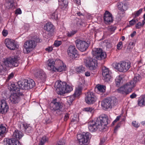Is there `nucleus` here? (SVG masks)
<instances>
[{
	"instance_id": "obj_61",
	"label": "nucleus",
	"mask_w": 145,
	"mask_h": 145,
	"mask_svg": "<svg viewBox=\"0 0 145 145\" xmlns=\"http://www.w3.org/2000/svg\"><path fill=\"white\" fill-rule=\"evenodd\" d=\"M137 96V95L135 93H133L130 96V97L131 99L135 98Z\"/></svg>"
},
{
	"instance_id": "obj_8",
	"label": "nucleus",
	"mask_w": 145,
	"mask_h": 145,
	"mask_svg": "<svg viewBox=\"0 0 145 145\" xmlns=\"http://www.w3.org/2000/svg\"><path fill=\"white\" fill-rule=\"evenodd\" d=\"M77 139L82 145H88L89 144L91 135L89 132L83 133L82 134H79L77 135Z\"/></svg>"
},
{
	"instance_id": "obj_2",
	"label": "nucleus",
	"mask_w": 145,
	"mask_h": 145,
	"mask_svg": "<svg viewBox=\"0 0 145 145\" xmlns=\"http://www.w3.org/2000/svg\"><path fill=\"white\" fill-rule=\"evenodd\" d=\"M20 58L17 56H12L4 59L3 63L7 67L12 68L18 67L20 63Z\"/></svg>"
},
{
	"instance_id": "obj_62",
	"label": "nucleus",
	"mask_w": 145,
	"mask_h": 145,
	"mask_svg": "<svg viewBox=\"0 0 145 145\" xmlns=\"http://www.w3.org/2000/svg\"><path fill=\"white\" fill-rule=\"evenodd\" d=\"M120 127V126L118 124L117 125H116V126L115 127V129L114 130V131L115 132H116L118 129V128H119Z\"/></svg>"
},
{
	"instance_id": "obj_42",
	"label": "nucleus",
	"mask_w": 145,
	"mask_h": 145,
	"mask_svg": "<svg viewBox=\"0 0 145 145\" xmlns=\"http://www.w3.org/2000/svg\"><path fill=\"white\" fill-rule=\"evenodd\" d=\"M143 9L140 8L137 11H135L134 13L133 14V15L134 17H136L139 16L142 12Z\"/></svg>"
},
{
	"instance_id": "obj_27",
	"label": "nucleus",
	"mask_w": 145,
	"mask_h": 145,
	"mask_svg": "<svg viewBox=\"0 0 145 145\" xmlns=\"http://www.w3.org/2000/svg\"><path fill=\"white\" fill-rule=\"evenodd\" d=\"M44 29L48 31H52L54 29V26L50 22H47L44 26Z\"/></svg>"
},
{
	"instance_id": "obj_32",
	"label": "nucleus",
	"mask_w": 145,
	"mask_h": 145,
	"mask_svg": "<svg viewBox=\"0 0 145 145\" xmlns=\"http://www.w3.org/2000/svg\"><path fill=\"white\" fill-rule=\"evenodd\" d=\"M60 5V7L63 10L65 9L67 7L68 1L67 0H61Z\"/></svg>"
},
{
	"instance_id": "obj_40",
	"label": "nucleus",
	"mask_w": 145,
	"mask_h": 145,
	"mask_svg": "<svg viewBox=\"0 0 145 145\" xmlns=\"http://www.w3.org/2000/svg\"><path fill=\"white\" fill-rule=\"evenodd\" d=\"M118 90L119 92L123 94H128V93L126 91V90L125 89V85L119 88Z\"/></svg>"
},
{
	"instance_id": "obj_28",
	"label": "nucleus",
	"mask_w": 145,
	"mask_h": 145,
	"mask_svg": "<svg viewBox=\"0 0 145 145\" xmlns=\"http://www.w3.org/2000/svg\"><path fill=\"white\" fill-rule=\"evenodd\" d=\"M141 79V77L140 76L139 74H135L133 80H131V81L136 86Z\"/></svg>"
},
{
	"instance_id": "obj_6",
	"label": "nucleus",
	"mask_w": 145,
	"mask_h": 145,
	"mask_svg": "<svg viewBox=\"0 0 145 145\" xmlns=\"http://www.w3.org/2000/svg\"><path fill=\"white\" fill-rule=\"evenodd\" d=\"M51 110L56 112L57 114H60L63 110V104L62 103L57 102L56 99L54 100L50 103Z\"/></svg>"
},
{
	"instance_id": "obj_60",
	"label": "nucleus",
	"mask_w": 145,
	"mask_h": 145,
	"mask_svg": "<svg viewBox=\"0 0 145 145\" xmlns=\"http://www.w3.org/2000/svg\"><path fill=\"white\" fill-rule=\"evenodd\" d=\"M16 13L20 14L22 13V11L20 8H18L16 11Z\"/></svg>"
},
{
	"instance_id": "obj_14",
	"label": "nucleus",
	"mask_w": 145,
	"mask_h": 145,
	"mask_svg": "<svg viewBox=\"0 0 145 145\" xmlns=\"http://www.w3.org/2000/svg\"><path fill=\"white\" fill-rule=\"evenodd\" d=\"M66 85V83L64 82L58 81L56 82L55 87L57 91L58 94L63 95V93L64 92V90Z\"/></svg>"
},
{
	"instance_id": "obj_10",
	"label": "nucleus",
	"mask_w": 145,
	"mask_h": 145,
	"mask_svg": "<svg viewBox=\"0 0 145 145\" xmlns=\"http://www.w3.org/2000/svg\"><path fill=\"white\" fill-rule=\"evenodd\" d=\"M23 95L22 92H14L11 94L9 97L10 100L12 104H18L22 100Z\"/></svg>"
},
{
	"instance_id": "obj_53",
	"label": "nucleus",
	"mask_w": 145,
	"mask_h": 145,
	"mask_svg": "<svg viewBox=\"0 0 145 145\" xmlns=\"http://www.w3.org/2000/svg\"><path fill=\"white\" fill-rule=\"evenodd\" d=\"M142 26H143V24H142L140 22H138L135 25L136 28L138 29L140 28Z\"/></svg>"
},
{
	"instance_id": "obj_29",
	"label": "nucleus",
	"mask_w": 145,
	"mask_h": 145,
	"mask_svg": "<svg viewBox=\"0 0 145 145\" xmlns=\"http://www.w3.org/2000/svg\"><path fill=\"white\" fill-rule=\"evenodd\" d=\"M24 131L26 134L31 133L33 131V128L29 124H23Z\"/></svg>"
},
{
	"instance_id": "obj_50",
	"label": "nucleus",
	"mask_w": 145,
	"mask_h": 145,
	"mask_svg": "<svg viewBox=\"0 0 145 145\" xmlns=\"http://www.w3.org/2000/svg\"><path fill=\"white\" fill-rule=\"evenodd\" d=\"M76 31H72L70 32H68L67 34V35L68 37H70L76 33Z\"/></svg>"
},
{
	"instance_id": "obj_26",
	"label": "nucleus",
	"mask_w": 145,
	"mask_h": 145,
	"mask_svg": "<svg viewBox=\"0 0 145 145\" xmlns=\"http://www.w3.org/2000/svg\"><path fill=\"white\" fill-rule=\"evenodd\" d=\"M23 136V134L20 131L17 129L14 131L12 134V136L15 138L20 139Z\"/></svg>"
},
{
	"instance_id": "obj_34",
	"label": "nucleus",
	"mask_w": 145,
	"mask_h": 145,
	"mask_svg": "<svg viewBox=\"0 0 145 145\" xmlns=\"http://www.w3.org/2000/svg\"><path fill=\"white\" fill-rule=\"evenodd\" d=\"M96 88L100 92L104 93L105 91L106 88L105 85L98 84L96 86Z\"/></svg>"
},
{
	"instance_id": "obj_56",
	"label": "nucleus",
	"mask_w": 145,
	"mask_h": 145,
	"mask_svg": "<svg viewBox=\"0 0 145 145\" xmlns=\"http://www.w3.org/2000/svg\"><path fill=\"white\" fill-rule=\"evenodd\" d=\"M2 33L4 36L6 37L8 34V31L6 30H3L2 31Z\"/></svg>"
},
{
	"instance_id": "obj_33",
	"label": "nucleus",
	"mask_w": 145,
	"mask_h": 145,
	"mask_svg": "<svg viewBox=\"0 0 145 145\" xmlns=\"http://www.w3.org/2000/svg\"><path fill=\"white\" fill-rule=\"evenodd\" d=\"M6 128L3 125L0 126V139L4 137V134L6 133Z\"/></svg>"
},
{
	"instance_id": "obj_52",
	"label": "nucleus",
	"mask_w": 145,
	"mask_h": 145,
	"mask_svg": "<svg viewBox=\"0 0 145 145\" xmlns=\"http://www.w3.org/2000/svg\"><path fill=\"white\" fill-rule=\"evenodd\" d=\"M137 21V20L134 19L130 21L129 23L130 25H132L135 24Z\"/></svg>"
},
{
	"instance_id": "obj_18",
	"label": "nucleus",
	"mask_w": 145,
	"mask_h": 145,
	"mask_svg": "<svg viewBox=\"0 0 145 145\" xmlns=\"http://www.w3.org/2000/svg\"><path fill=\"white\" fill-rule=\"evenodd\" d=\"M5 44L7 47L11 50H15L16 47L15 41L12 39H6L5 40Z\"/></svg>"
},
{
	"instance_id": "obj_38",
	"label": "nucleus",
	"mask_w": 145,
	"mask_h": 145,
	"mask_svg": "<svg viewBox=\"0 0 145 145\" xmlns=\"http://www.w3.org/2000/svg\"><path fill=\"white\" fill-rule=\"evenodd\" d=\"M122 80V78L120 76H118L116 77L115 80L116 84L117 86L118 87L120 86Z\"/></svg>"
},
{
	"instance_id": "obj_24",
	"label": "nucleus",
	"mask_w": 145,
	"mask_h": 145,
	"mask_svg": "<svg viewBox=\"0 0 145 145\" xmlns=\"http://www.w3.org/2000/svg\"><path fill=\"white\" fill-rule=\"evenodd\" d=\"M117 7L118 8L122 11L126 10L127 8V3L125 2L118 3L117 4Z\"/></svg>"
},
{
	"instance_id": "obj_23",
	"label": "nucleus",
	"mask_w": 145,
	"mask_h": 145,
	"mask_svg": "<svg viewBox=\"0 0 145 145\" xmlns=\"http://www.w3.org/2000/svg\"><path fill=\"white\" fill-rule=\"evenodd\" d=\"M35 76L37 78L45 81L46 78V75L44 72L42 70H39L35 74Z\"/></svg>"
},
{
	"instance_id": "obj_58",
	"label": "nucleus",
	"mask_w": 145,
	"mask_h": 145,
	"mask_svg": "<svg viewBox=\"0 0 145 145\" xmlns=\"http://www.w3.org/2000/svg\"><path fill=\"white\" fill-rule=\"evenodd\" d=\"M69 114L68 113H66L64 118V121H66L69 118Z\"/></svg>"
},
{
	"instance_id": "obj_46",
	"label": "nucleus",
	"mask_w": 145,
	"mask_h": 145,
	"mask_svg": "<svg viewBox=\"0 0 145 145\" xmlns=\"http://www.w3.org/2000/svg\"><path fill=\"white\" fill-rule=\"evenodd\" d=\"M57 12L56 11L55 12L53 13L52 15L51 18L52 19L56 20L58 19V14Z\"/></svg>"
},
{
	"instance_id": "obj_1",
	"label": "nucleus",
	"mask_w": 145,
	"mask_h": 145,
	"mask_svg": "<svg viewBox=\"0 0 145 145\" xmlns=\"http://www.w3.org/2000/svg\"><path fill=\"white\" fill-rule=\"evenodd\" d=\"M107 116L105 114L101 115L95 121H89L88 126L89 131L91 132L96 131L97 129L103 131L105 129L107 124L110 123Z\"/></svg>"
},
{
	"instance_id": "obj_3",
	"label": "nucleus",
	"mask_w": 145,
	"mask_h": 145,
	"mask_svg": "<svg viewBox=\"0 0 145 145\" xmlns=\"http://www.w3.org/2000/svg\"><path fill=\"white\" fill-rule=\"evenodd\" d=\"M118 100L115 97L106 98L103 100L101 103V105L104 110L108 108H111L113 106L117 105Z\"/></svg>"
},
{
	"instance_id": "obj_36",
	"label": "nucleus",
	"mask_w": 145,
	"mask_h": 145,
	"mask_svg": "<svg viewBox=\"0 0 145 145\" xmlns=\"http://www.w3.org/2000/svg\"><path fill=\"white\" fill-rule=\"evenodd\" d=\"M73 88L72 87L69 85H68L66 84V85L64 89V91L63 93V94H64L66 93H69L72 91Z\"/></svg>"
},
{
	"instance_id": "obj_7",
	"label": "nucleus",
	"mask_w": 145,
	"mask_h": 145,
	"mask_svg": "<svg viewBox=\"0 0 145 145\" xmlns=\"http://www.w3.org/2000/svg\"><path fill=\"white\" fill-rule=\"evenodd\" d=\"M131 67V64L129 62L122 61L118 63L114 64V68L120 72H125L127 71Z\"/></svg>"
},
{
	"instance_id": "obj_30",
	"label": "nucleus",
	"mask_w": 145,
	"mask_h": 145,
	"mask_svg": "<svg viewBox=\"0 0 145 145\" xmlns=\"http://www.w3.org/2000/svg\"><path fill=\"white\" fill-rule=\"evenodd\" d=\"M82 88L80 86H78L76 88L75 92L73 94L75 97H78L82 94Z\"/></svg>"
},
{
	"instance_id": "obj_13",
	"label": "nucleus",
	"mask_w": 145,
	"mask_h": 145,
	"mask_svg": "<svg viewBox=\"0 0 145 145\" xmlns=\"http://www.w3.org/2000/svg\"><path fill=\"white\" fill-rule=\"evenodd\" d=\"M56 69L54 72H61L66 70V67L63 62L60 59L56 60Z\"/></svg>"
},
{
	"instance_id": "obj_4",
	"label": "nucleus",
	"mask_w": 145,
	"mask_h": 145,
	"mask_svg": "<svg viewBox=\"0 0 145 145\" xmlns=\"http://www.w3.org/2000/svg\"><path fill=\"white\" fill-rule=\"evenodd\" d=\"M33 38V40H29L25 42L24 45V47L26 51V53H28L33 50L36 46V42L40 41V39L37 37Z\"/></svg>"
},
{
	"instance_id": "obj_57",
	"label": "nucleus",
	"mask_w": 145,
	"mask_h": 145,
	"mask_svg": "<svg viewBox=\"0 0 145 145\" xmlns=\"http://www.w3.org/2000/svg\"><path fill=\"white\" fill-rule=\"evenodd\" d=\"M65 143L64 141L60 140L57 143L56 145H65Z\"/></svg>"
},
{
	"instance_id": "obj_11",
	"label": "nucleus",
	"mask_w": 145,
	"mask_h": 145,
	"mask_svg": "<svg viewBox=\"0 0 145 145\" xmlns=\"http://www.w3.org/2000/svg\"><path fill=\"white\" fill-rule=\"evenodd\" d=\"M75 43L77 48L82 52L85 51L89 46L88 44L86 42L80 39L76 40Z\"/></svg>"
},
{
	"instance_id": "obj_55",
	"label": "nucleus",
	"mask_w": 145,
	"mask_h": 145,
	"mask_svg": "<svg viewBox=\"0 0 145 145\" xmlns=\"http://www.w3.org/2000/svg\"><path fill=\"white\" fill-rule=\"evenodd\" d=\"M116 27L111 26L109 28V31L111 32H113L116 30Z\"/></svg>"
},
{
	"instance_id": "obj_20",
	"label": "nucleus",
	"mask_w": 145,
	"mask_h": 145,
	"mask_svg": "<svg viewBox=\"0 0 145 145\" xmlns=\"http://www.w3.org/2000/svg\"><path fill=\"white\" fill-rule=\"evenodd\" d=\"M103 18L106 24H109L113 21L112 14L108 11H106L104 14Z\"/></svg>"
},
{
	"instance_id": "obj_41",
	"label": "nucleus",
	"mask_w": 145,
	"mask_h": 145,
	"mask_svg": "<svg viewBox=\"0 0 145 145\" xmlns=\"http://www.w3.org/2000/svg\"><path fill=\"white\" fill-rule=\"evenodd\" d=\"M46 141L47 138L46 137L44 136L40 139L39 143L38 145H44Z\"/></svg>"
},
{
	"instance_id": "obj_49",
	"label": "nucleus",
	"mask_w": 145,
	"mask_h": 145,
	"mask_svg": "<svg viewBox=\"0 0 145 145\" xmlns=\"http://www.w3.org/2000/svg\"><path fill=\"white\" fill-rule=\"evenodd\" d=\"M62 44V42L61 41L56 40L55 41L54 45L56 47L59 46Z\"/></svg>"
},
{
	"instance_id": "obj_45",
	"label": "nucleus",
	"mask_w": 145,
	"mask_h": 145,
	"mask_svg": "<svg viewBox=\"0 0 145 145\" xmlns=\"http://www.w3.org/2000/svg\"><path fill=\"white\" fill-rule=\"evenodd\" d=\"M75 97L73 96H72L70 97L67 99V102L69 105H71Z\"/></svg>"
},
{
	"instance_id": "obj_21",
	"label": "nucleus",
	"mask_w": 145,
	"mask_h": 145,
	"mask_svg": "<svg viewBox=\"0 0 145 145\" xmlns=\"http://www.w3.org/2000/svg\"><path fill=\"white\" fill-rule=\"evenodd\" d=\"M46 64L48 70L54 72L56 69V60L53 59H49L46 62Z\"/></svg>"
},
{
	"instance_id": "obj_43",
	"label": "nucleus",
	"mask_w": 145,
	"mask_h": 145,
	"mask_svg": "<svg viewBox=\"0 0 145 145\" xmlns=\"http://www.w3.org/2000/svg\"><path fill=\"white\" fill-rule=\"evenodd\" d=\"M83 111L92 113L94 111V109L92 107H87L84 108Z\"/></svg>"
},
{
	"instance_id": "obj_31",
	"label": "nucleus",
	"mask_w": 145,
	"mask_h": 145,
	"mask_svg": "<svg viewBox=\"0 0 145 145\" xmlns=\"http://www.w3.org/2000/svg\"><path fill=\"white\" fill-rule=\"evenodd\" d=\"M138 104L140 106H145V95L141 96L138 99Z\"/></svg>"
},
{
	"instance_id": "obj_63",
	"label": "nucleus",
	"mask_w": 145,
	"mask_h": 145,
	"mask_svg": "<svg viewBox=\"0 0 145 145\" xmlns=\"http://www.w3.org/2000/svg\"><path fill=\"white\" fill-rule=\"evenodd\" d=\"M136 32L135 31H134L133 33L130 35V36L131 37H133L136 34Z\"/></svg>"
},
{
	"instance_id": "obj_19",
	"label": "nucleus",
	"mask_w": 145,
	"mask_h": 145,
	"mask_svg": "<svg viewBox=\"0 0 145 145\" xmlns=\"http://www.w3.org/2000/svg\"><path fill=\"white\" fill-rule=\"evenodd\" d=\"M8 109V106L5 100H2L0 101V112L2 114H5Z\"/></svg>"
},
{
	"instance_id": "obj_37",
	"label": "nucleus",
	"mask_w": 145,
	"mask_h": 145,
	"mask_svg": "<svg viewBox=\"0 0 145 145\" xmlns=\"http://www.w3.org/2000/svg\"><path fill=\"white\" fill-rule=\"evenodd\" d=\"M85 69L82 66H80L76 67L75 69V71H74L73 73L76 72L78 73H82L85 71Z\"/></svg>"
},
{
	"instance_id": "obj_12",
	"label": "nucleus",
	"mask_w": 145,
	"mask_h": 145,
	"mask_svg": "<svg viewBox=\"0 0 145 145\" xmlns=\"http://www.w3.org/2000/svg\"><path fill=\"white\" fill-rule=\"evenodd\" d=\"M85 100L88 104H93L97 100V98L93 92L88 91L86 94Z\"/></svg>"
},
{
	"instance_id": "obj_35",
	"label": "nucleus",
	"mask_w": 145,
	"mask_h": 145,
	"mask_svg": "<svg viewBox=\"0 0 145 145\" xmlns=\"http://www.w3.org/2000/svg\"><path fill=\"white\" fill-rule=\"evenodd\" d=\"M10 91H14L15 92H20V90L19 88L17 87V85L14 83H12L11 84L10 87Z\"/></svg>"
},
{
	"instance_id": "obj_54",
	"label": "nucleus",
	"mask_w": 145,
	"mask_h": 145,
	"mask_svg": "<svg viewBox=\"0 0 145 145\" xmlns=\"http://www.w3.org/2000/svg\"><path fill=\"white\" fill-rule=\"evenodd\" d=\"M121 117V116H117L116 118V119L114 120L112 123V125H114L115 123H116L117 121H118L119 119H120Z\"/></svg>"
},
{
	"instance_id": "obj_48",
	"label": "nucleus",
	"mask_w": 145,
	"mask_h": 145,
	"mask_svg": "<svg viewBox=\"0 0 145 145\" xmlns=\"http://www.w3.org/2000/svg\"><path fill=\"white\" fill-rule=\"evenodd\" d=\"M132 124L133 126L136 128H138L140 125V124L136 121H133Z\"/></svg>"
},
{
	"instance_id": "obj_25",
	"label": "nucleus",
	"mask_w": 145,
	"mask_h": 145,
	"mask_svg": "<svg viewBox=\"0 0 145 145\" xmlns=\"http://www.w3.org/2000/svg\"><path fill=\"white\" fill-rule=\"evenodd\" d=\"M125 89L126 90V91L128 93L131 92L132 90V89L134 88L135 86L130 81L129 82L127 83L124 85Z\"/></svg>"
},
{
	"instance_id": "obj_22",
	"label": "nucleus",
	"mask_w": 145,
	"mask_h": 145,
	"mask_svg": "<svg viewBox=\"0 0 145 145\" xmlns=\"http://www.w3.org/2000/svg\"><path fill=\"white\" fill-rule=\"evenodd\" d=\"M5 144L6 145H21L19 141L14 138L6 139Z\"/></svg>"
},
{
	"instance_id": "obj_47",
	"label": "nucleus",
	"mask_w": 145,
	"mask_h": 145,
	"mask_svg": "<svg viewBox=\"0 0 145 145\" xmlns=\"http://www.w3.org/2000/svg\"><path fill=\"white\" fill-rule=\"evenodd\" d=\"M14 72H12L9 74L8 77L7 81H8L12 79L14 77Z\"/></svg>"
},
{
	"instance_id": "obj_15",
	"label": "nucleus",
	"mask_w": 145,
	"mask_h": 145,
	"mask_svg": "<svg viewBox=\"0 0 145 145\" xmlns=\"http://www.w3.org/2000/svg\"><path fill=\"white\" fill-rule=\"evenodd\" d=\"M102 74L104 80L106 82H109L112 78L111 72L109 70V69L105 67H103L102 68Z\"/></svg>"
},
{
	"instance_id": "obj_51",
	"label": "nucleus",
	"mask_w": 145,
	"mask_h": 145,
	"mask_svg": "<svg viewBox=\"0 0 145 145\" xmlns=\"http://www.w3.org/2000/svg\"><path fill=\"white\" fill-rule=\"evenodd\" d=\"M122 42L120 41L117 44V48L118 50H121L122 47Z\"/></svg>"
},
{
	"instance_id": "obj_17",
	"label": "nucleus",
	"mask_w": 145,
	"mask_h": 145,
	"mask_svg": "<svg viewBox=\"0 0 145 145\" xmlns=\"http://www.w3.org/2000/svg\"><path fill=\"white\" fill-rule=\"evenodd\" d=\"M97 61L95 59H90L86 61V65L91 70L95 69L97 66Z\"/></svg>"
},
{
	"instance_id": "obj_39",
	"label": "nucleus",
	"mask_w": 145,
	"mask_h": 145,
	"mask_svg": "<svg viewBox=\"0 0 145 145\" xmlns=\"http://www.w3.org/2000/svg\"><path fill=\"white\" fill-rule=\"evenodd\" d=\"M6 6L8 8H12L14 6V2L12 0H9L6 3Z\"/></svg>"
},
{
	"instance_id": "obj_44",
	"label": "nucleus",
	"mask_w": 145,
	"mask_h": 145,
	"mask_svg": "<svg viewBox=\"0 0 145 145\" xmlns=\"http://www.w3.org/2000/svg\"><path fill=\"white\" fill-rule=\"evenodd\" d=\"M7 70L5 67H4L1 64H0V74L2 75L4 74Z\"/></svg>"
},
{
	"instance_id": "obj_5",
	"label": "nucleus",
	"mask_w": 145,
	"mask_h": 145,
	"mask_svg": "<svg viewBox=\"0 0 145 145\" xmlns=\"http://www.w3.org/2000/svg\"><path fill=\"white\" fill-rule=\"evenodd\" d=\"M18 86L20 89L28 90L33 88L35 86V83L33 80L29 79L19 81L18 82Z\"/></svg>"
},
{
	"instance_id": "obj_64",
	"label": "nucleus",
	"mask_w": 145,
	"mask_h": 145,
	"mask_svg": "<svg viewBox=\"0 0 145 145\" xmlns=\"http://www.w3.org/2000/svg\"><path fill=\"white\" fill-rule=\"evenodd\" d=\"M85 74L86 76H90V74L89 72L87 71L85 73Z\"/></svg>"
},
{
	"instance_id": "obj_16",
	"label": "nucleus",
	"mask_w": 145,
	"mask_h": 145,
	"mask_svg": "<svg viewBox=\"0 0 145 145\" xmlns=\"http://www.w3.org/2000/svg\"><path fill=\"white\" fill-rule=\"evenodd\" d=\"M67 52L68 55L72 58L77 57L78 52L75 46H70L67 49Z\"/></svg>"
},
{
	"instance_id": "obj_9",
	"label": "nucleus",
	"mask_w": 145,
	"mask_h": 145,
	"mask_svg": "<svg viewBox=\"0 0 145 145\" xmlns=\"http://www.w3.org/2000/svg\"><path fill=\"white\" fill-rule=\"evenodd\" d=\"M92 54L94 58L99 60L104 59L106 56V53L100 48H94L92 50Z\"/></svg>"
},
{
	"instance_id": "obj_59",
	"label": "nucleus",
	"mask_w": 145,
	"mask_h": 145,
	"mask_svg": "<svg viewBox=\"0 0 145 145\" xmlns=\"http://www.w3.org/2000/svg\"><path fill=\"white\" fill-rule=\"evenodd\" d=\"M52 50L53 48L52 47H49L46 49V50L48 52H51L52 51Z\"/></svg>"
}]
</instances>
